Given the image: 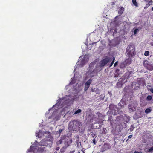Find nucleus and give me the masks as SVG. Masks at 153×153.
<instances>
[{
    "instance_id": "c03bdc74",
    "label": "nucleus",
    "mask_w": 153,
    "mask_h": 153,
    "mask_svg": "<svg viewBox=\"0 0 153 153\" xmlns=\"http://www.w3.org/2000/svg\"><path fill=\"white\" fill-rule=\"evenodd\" d=\"M150 91L152 93H153V88H152L150 89Z\"/></svg>"
},
{
    "instance_id": "e433bc0d",
    "label": "nucleus",
    "mask_w": 153,
    "mask_h": 153,
    "mask_svg": "<svg viewBox=\"0 0 153 153\" xmlns=\"http://www.w3.org/2000/svg\"><path fill=\"white\" fill-rule=\"evenodd\" d=\"M93 67V63H91L89 65V67L91 68V67Z\"/></svg>"
},
{
    "instance_id": "8fccbe9b",
    "label": "nucleus",
    "mask_w": 153,
    "mask_h": 153,
    "mask_svg": "<svg viewBox=\"0 0 153 153\" xmlns=\"http://www.w3.org/2000/svg\"><path fill=\"white\" fill-rule=\"evenodd\" d=\"M54 153H57V152L56 151H55L54 152Z\"/></svg>"
},
{
    "instance_id": "f704fd0d",
    "label": "nucleus",
    "mask_w": 153,
    "mask_h": 153,
    "mask_svg": "<svg viewBox=\"0 0 153 153\" xmlns=\"http://www.w3.org/2000/svg\"><path fill=\"white\" fill-rule=\"evenodd\" d=\"M139 31V29L138 28H136L134 30V34H136L137 32H138Z\"/></svg>"
},
{
    "instance_id": "f3484780",
    "label": "nucleus",
    "mask_w": 153,
    "mask_h": 153,
    "mask_svg": "<svg viewBox=\"0 0 153 153\" xmlns=\"http://www.w3.org/2000/svg\"><path fill=\"white\" fill-rule=\"evenodd\" d=\"M124 11V8L121 7L119 10L118 12V13L120 15H121L123 13Z\"/></svg>"
},
{
    "instance_id": "bb28decb",
    "label": "nucleus",
    "mask_w": 153,
    "mask_h": 153,
    "mask_svg": "<svg viewBox=\"0 0 153 153\" xmlns=\"http://www.w3.org/2000/svg\"><path fill=\"white\" fill-rule=\"evenodd\" d=\"M148 152H153V146L151 147L147 151Z\"/></svg>"
},
{
    "instance_id": "6e6d98bb",
    "label": "nucleus",
    "mask_w": 153,
    "mask_h": 153,
    "mask_svg": "<svg viewBox=\"0 0 153 153\" xmlns=\"http://www.w3.org/2000/svg\"><path fill=\"white\" fill-rule=\"evenodd\" d=\"M152 36L153 37V35H152Z\"/></svg>"
},
{
    "instance_id": "49530a36",
    "label": "nucleus",
    "mask_w": 153,
    "mask_h": 153,
    "mask_svg": "<svg viewBox=\"0 0 153 153\" xmlns=\"http://www.w3.org/2000/svg\"><path fill=\"white\" fill-rule=\"evenodd\" d=\"M101 125H99L98 127L97 128L99 129V128H101Z\"/></svg>"
},
{
    "instance_id": "f8f14e48",
    "label": "nucleus",
    "mask_w": 153,
    "mask_h": 153,
    "mask_svg": "<svg viewBox=\"0 0 153 153\" xmlns=\"http://www.w3.org/2000/svg\"><path fill=\"white\" fill-rule=\"evenodd\" d=\"M120 74H121V72L120 70L118 69H117L115 71L114 77L117 78L119 76Z\"/></svg>"
},
{
    "instance_id": "2eb2a0df",
    "label": "nucleus",
    "mask_w": 153,
    "mask_h": 153,
    "mask_svg": "<svg viewBox=\"0 0 153 153\" xmlns=\"http://www.w3.org/2000/svg\"><path fill=\"white\" fill-rule=\"evenodd\" d=\"M133 57H128V58L126 59L125 60V62L126 64H130L131 63L132 59L131 58Z\"/></svg>"
},
{
    "instance_id": "5fc2aeb1",
    "label": "nucleus",
    "mask_w": 153,
    "mask_h": 153,
    "mask_svg": "<svg viewBox=\"0 0 153 153\" xmlns=\"http://www.w3.org/2000/svg\"><path fill=\"white\" fill-rule=\"evenodd\" d=\"M97 153H100V152H97Z\"/></svg>"
},
{
    "instance_id": "0eeeda50",
    "label": "nucleus",
    "mask_w": 153,
    "mask_h": 153,
    "mask_svg": "<svg viewBox=\"0 0 153 153\" xmlns=\"http://www.w3.org/2000/svg\"><path fill=\"white\" fill-rule=\"evenodd\" d=\"M92 82V79H88L87 82L85 83L84 90L85 91H86L90 87V85Z\"/></svg>"
},
{
    "instance_id": "a211bd4d",
    "label": "nucleus",
    "mask_w": 153,
    "mask_h": 153,
    "mask_svg": "<svg viewBox=\"0 0 153 153\" xmlns=\"http://www.w3.org/2000/svg\"><path fill=\"white\" fill-rule=\"evenodd\" d=\"M45 148V147H43L42 146H41L40 147H39L38 148V152H42L44 150V149Z\"/></svg>"
},
{
    "instance_id": "de8ad7c7",
    "label": "nucleus",
    "mask_w": 153,
    "mask_h": 153,
    "mask_svg": "<svg viewBox=\"0 0 153 153\" xmlns=\"http://www.w3.org/2000/svg\"><path fill=\"white\" fill-rule=\"evenodd\" d=\"M91 91L92 92H94V90L93 89H91Z\"/></svg>"
},
{
    "instance_id": "c756f323",
    "label": "nucleus",
    "mask_w": 153,
    "mask_h": 153,
    "mask_svg": "<svg viewBox=\"0 0 153 153\" xmlns=\"http://www.w3.org/2000/svg\"><path fill=\"white\" fill-rule=\"evenodd\" d=\"M40 133H42L40 132V131H39L38 133H36V137H38L39 138L41 137L40 136Z\"/></svg>"
},
{
    "instance_id": "4c0bfd02",
    "label": "nucleus",
    "mask_w": 153,
    "mask_h": 153,
    "mask_svg": "<svg viewBox=\"0 0 153 153\" xmlns=\"http://www.w3.org/2000/svg\"><path fill=\"white\" fill-rule=\"evenodd\" d=\"M92 141H93V143L94 144H95L96 143V140H95V139L94 138Z\"/></svg>"
},
{
    "instance_id": "864d4df0",
    "label": "nucleus",
    "mask_w": 153,
    "mask_h": 153,
    "mask_svg": "<svg viewBox=\"0 0 153 153\" xmlns=\"http://www.w3.org/2000/svg\"><path fill=\"white\" fill-rule=\"evenodd\" d=\"M78 153H80V152H78Z\"/></svg>"
},
{
    "instance_id": "4be33fe9",
    "label": "nucleus",
    "mask_w": 153,
    "mask_h": 153,
    "mask_svg": "<svg viewBox=\"0 0 153 153\" xmlns=\"http://www.w3.org/2000/svg\"><path fill=\"white\" fill-rule=\"evenodd\" d=\"M91 135L92 137L93 138L95 139L96 138V137H97V136L96 135V133H95V132L93 133V132H91Z\"/></svg>"
},
{
    "instance_id": "c85d7f7f",
    "label": "nucleus",
    "mask_w": 153,
    "mask_h": 153,
    "mask_svg": "<svg viewBox=\"0 0 153 153\" xmlns=\"http://www.w3.org/2000/svg\"><path fill=\"white\" fill-rule=\"evenodd\" d=\"M112 59H113V61H112V62L111 63V64L109 66V67H111L113 65L114 63V62L115 59V57H113L112 58Z\"/></svg>"
},
{
    "instance_id": "dca6fc26",
    "label": "nucleus",
    "mask_w": 153,
    "mask_h": 153,
    "mask_svg": "<svg viewBox=\"0 0 153 153\" xmlns=\"http://www.w3.org/2000/svg\"><path fill=\"white\" fill-rule=\"evenodd\" d=\"M128 108L131 111H135V107L133 106L132 104H130L128 105Z\"/></svg>"
},
{
    "instance_id": "6e6552de",
    "label": "nucleus",
    "mask_w": 153,
    "mask_h": 153,
    "mask_svg": "<svg viewBox=\"0 0 153 153\" xmlns=\"http://www.w3.org/2000/svg\"><path fill=\"white\" fill-rule=\"evenodd\" d=\"M72 140L71 139H67L65 140L64 142V143L65 145V148H67L72 143Z\"/></svg>"
},
{
    "instance_id": "7c9ffc66",
    "label": "nucleus",
    "mask_w": 153,
    "mask_h": 153,
    "mask_svg": "<svg viewBox=\"0 0 153 153\" xmlns=\"http://www.w3.org/2000/svg\"><path fill=\"white\" fill-rule=\"evenodd\" d=\"M149 51H146L144 53V55L146 56H148L149 55Z\"/></svg>"
},
{
    "instance_id": "473e14b6",
    "label": "nucleus",
    "mask_w": 153,
    "mask_h": 153,
    "mask_svg": "<svg viewBox=\"0 0 153 153\" xmlns=\"http://www.w3.org/2000/svg\"><path fill=\"white\" fill-rule=\"evenodd\" d=\"M134 127L133 126V125H131V126L130 128L129 129L130 131L131 132L134 129Z\"/></svg>"
},
{
    "instance_id": "72a5a7b5",
    "label": "nucleus",
    "mask_w": 153,
    "mask_h": 153,
    "mask_svg": "<svg viewBox=\"0 0 153 153\" xmlns=\"http://www.w3.org/2000/svg\"><path fill=\"white\" fill-rule=\"evenodd\" d=\"M106 131L107 130L106 128H103L102 133L104 134H106Z\"/></svg>"
},
{
    "instance_id": "1a4fd4ad",
    "label": "nucleus",
    "mask_w": 153,
    "mask_h": 153,
    "mask_svg": "<svg viewBox=\"0 0 153 153\" xmlns=\"http://www.w3.org/2000/svg\"><path fill=\"white\" fill-rule=\"evenodd\" d=\"M132 88L133 89L137 90L140 87L139 84L136 82H133L131 84Z\"/></svg>"
},
{
    "instance_id": "4468645a",
    "label": "nucleus",
    "mask_w": 153,
    "mask_h": 153,
    "mask_svg": "<svg viewBox=\"0 0 153 153\" xmlns=\"http://www.w3.org/2000/svg\"><path fill=\"white\" fill-rule=\"evenodd\" d=\"M100 68H101L99 67V65L96 66L95 68L93 71V72L94 73H97L100 72L102 69Z\"/></svg>"
},
{
    "instance_id": "5701e85b",
    "label": "nucleus",
    "mask_w": 153,
    "mask_h": 153,
    "mask_svg": "<svg viewBox=\"0 0 153 153\" xmlns=\"http://www.w3.org/2000/svg\"><path fill=\"white\" fill-rule=\"evenodd\" d=\"M66 148H65V147H63L62 148H61L60 150V152L61 153H63L65 151V149Z\"/></svg>"
},
{
    "instance_id": "6ab92c4d",
    "label": "nucleus",
    "mask_w": 153,
    "mask_h": 153,
    "mask_svg": "<svg viewBox=\"0 0 153 153\" xmlns=\"http://www.w3.org/2000/svg\"><path fill=\"white\" fill-rule=\"evenodd\" d=\"M132 2L134 5L136 7H138V4L137 2L136 1V0H132Z\"/></svg>"
},
{
    "instance_id": "7ed1b4c3",
    "label": "nucleus",
    "mask_w": 153,
    "mask_h": 153,
    "mask_svg": "<svg viewBox=\"0 0 153 153\" xmlns=\"http://www.w3.org/2000/svg\"><path fill=\"white\" fill-rule=\"evenodd\" d=\"M112 60V59L111 58L106 57L100 62L99 63V67L100 68H102L104 67L108 63L111 62Z\"/></svg>"
},
{
    "instance_id": "cd10ccee",
    "label": "nucleus",
    "mask_w": 153,
    "mask_h": 153,
    "mask_svg": "<svg viewBox=\"0 0 153 153\" xmlns=\"http://www.w3.org/2000/svg\"><path fill=\"white\" fill-rule=\"evenodd\" d=\"M112 59H113V61H112V62L111 63V64L109 66V67H111L113 65L114 63V62L115 59V57H113L112 58Z\"/></svg>"
},
{
    "instance_id": "3c124183",
    "label": "nucleus",
    "mask_w": 153,
    "mask_h": 153,
    "mask_svg": "<svg viewBox=\"0 0 153 153\" xmlns=\"http://www.w3.org/2000/svg\"><path fill=\"white\" fill-rule=\"evenodd\" d=\"M100 114V113H97V114Z\"/></svg>"
},
{
    "instance_id": "a18cd8bd",
    "label": "nucleus",
    "mask_w": 153,
    "mask_h": 153,
    "mask_svg": "<svg viewBox=\"0 0 153 153\" xmlns=\"http://www.w3.org/2000/svg\"><path fill=\"white\" fill-rule=\"evenodd\" d=\"M62 131H63L62 129H59V133L60 134Z\"/></svg>"
},
{
    "instance_id": "ea45409f",
    "label": "nucleus",
    "mask_w": 153,
    "mask_h": 153,
    "mask_svg": "<svg viewBox=\"0 0 153 153\" xmlns=\"http://www.w3.org/2000/svg\"><path fill=\"white\" fill-rule=\"evenodd\" d=\"M132 137V135H130L128 136V138H131Z\"/></svg>"
},
{
    "instance_id": "412c9836",
    "label": "nucleus",
    "mask_w": 153,
    "mask_h": 153,
    "mask_svg": "<svg viewBox=\"0 0 153 153\" xmlns=\"http://www.w3.org/2000/svg\"><path fill=\"white\" fill-rule=\"evenodd\" d=\"M151 109L149 108H147L145 110V113L146 114H148L150 113L151 112Z\"/></svg>"
},
{
    "instance_id": "393cba45",
    "label": "nucleus",
    "mask_w": 153,
    "mask_h": 153,
    "mask_svg": "<svg viewBox=\"0 0 153 153\" xmlns=\"http://www.w3.org/2000/svg\"><path fill=\"white\" fill-rule=\"evenodd\" d=\"M63 142V140L60 139L59 141L57 142V145H59L62 144Z\"/></svg>"
},
{
    "instance_id": "a19ab883",
    "label": "nucleus",
    "mask_w": 153,
    "mask_h": 153,
    "mask_svg": "<svg viewBox=\"0 0 153 153\" xmlns=\"http://www.w3.org/2000/svg\"><path fill=\"white\" fill-rule=\"evenodd\" d=\"M141 153V152H138L137 151H135L134 152V153Z\"/></svg>"
},
{
    "instance_id": "603ef678",
    "label": "nucleus",
    "mask_w": 153,
    "mask_h": 153,
    "mask_svg": "<svg viewBox=\"0 0 153 153\" xmlns=\"http://www.w3.org/2000/svg\"><path fill=\"white\" fill-rule=\"evenodd\" d=\"M128 139L127 140H126V142H127V141H128Z\"/></svg>"
},
{
    "instance_id": "aec40b11",
    "label": "nucleus",
    "mask_w": 153,
    "mask_h": 153,
    "mask_svg": "<svg viewBox=\"0 0 153 153\" xmlns=\"http://www.w3.org/2000/svg\"><path fill=\"white\" fill-rule=\"evenodd\" d=\"M33 147L32 146H31L30 148L28 149V153H33Z\"/></svg>"
},
{
    "instance_id": "39448f33",
    "label": "nucleus",
    "mask_w": 153,
    "mask_h": 153,
    "mask_svg": "<svg viewBox=\"0 0 153 153\" xmlns=\"http://www.w3.org/2000/svg\"><path fill=\"white\" fill-rule=\"evenodd\" d=\"M109 109L111 111L112 113L114 114V115L117 114L119 113L120 111L119 108L113 104H111L109 106Z\"/></svg>"
},
{
    "instance_id": "20e7f679",
    "label": "nucleus",
    "mask_w": 153,
    "mask_h": 153,
    "mask_svg": "<svg viewBox=\"0 0 153 153\" xmlns=\"http://www.w3.org/2000/svg\"><path fill=\"white\" fill-rule=\"evenodd\" d=\"M143 65L149 70L152 71L153 70V65L152 62H149L147 60H145L143 62Z\"/></svg>"
},
{
    "instance_id": "f257e3e1",
    "label": "nucleus",
    "mask_w": 153,
    "mask_h": 153,
    "mask_svg": "<svg viewBox=\"0 0 153 153\" xmlns=\"http://www.w3.org/2000/svg\"><path fill=\"white\" fill-rule=\"evenodd\" d=\"M83 128L82 122L77 120H74L70 121L68 125V129L76 132L81 131Z\"/></svg>"
},
{
    "instance_id": "79ce46f5",
    "label": "nucleus",
    "mask_w": 153,
    "mask_h": 153,
    "mask_svg": "<svg viewBox=\"0 0 153 153\" xmlns=\"http://www.w3.org/2000/svg\"><path fill=\"white\" fill-rule=\"evenodd\" d=\"M85 149L83 148L82 149L81 151L83 153H85L84 152V150H85Z\"/></svg>"
},
{
    "instance_id": "b1692460",
    "label": "nucleus",
    "mask_w": 153,
    "mask_h": 153,
    "mask_svg": "<svg viewBox=\"0 0 153 153\" xmlns=\"http://www.w3.org/2000/svg\"><path fill=\"white\" fill-rule=\"evenodd\" d=\"M152 98V96L151 95H148L146 98V100L147 101H149L151 100Z\"/></svg>"
},
{
    "instance_id": "9d476101",
    "label": "nucleus",
    "mask_w": 153,
    "mask_h": 153,
    "mask_svg": "<svg viewBox=\"0 0 153 153\" xmlns=\"http://www.w3.org/2000/svg\"><path fill=\"white\" fill-rule=\"evenodd\" d=\"M144 1L146 2H148L146 4V6L144 7V9H146L148 8L149 6L152 5L153 3V1L152 0H143Z\"/></svg>"
},
{
    "instance_id": "ddd939ff",
    "label": "nucleus",
    "mask_w": 153,
    "mask_h": 153,
    "mask_svg": "<svg viewBox=\"0 0 153 153\" xmlns=\"http://www.w3.org/2000/svg\"><path fill=\"white\" fill-rule=\"evenodd\" d=\"M48 140H43L40 142L39 144L41 146H47L48 145Z\"/></svg>"
},
{
    "instance_id": "a878e982",
    "label": "nucleus",
    "mask_w": 153,
    "mask_h": 153,
    "mask_svg": "<svg viewBox=\"0 0 153 153\" xmlns=\"http://www.w3.org/2000/svg\"><path fill=\"white\" fill-rule=\"evenodd\" d=\"M81 110L80 109H78L74 113V114H79L81 112Z\"/></svg>"
},
{
    "instance_id": "58836bf2",
    "label": "nucleus",
    "mask_w": 153,
    "mask_h": 153,
    "mask_svg": "<svg viewBox=\"0 0 153 153\" xmlns=\"http://www.w3.org/2000/svg\"><path fill=\"white\" fill-rule=\"evenodd\" d=\"M118 64V62L117 61L114 64V66L115 67L116 66H117Z\"/></svg>"
},
{
    "instance_id": "2f4dec72",
    "label": "nucleus",
    "mask_w": 153,
    "mask_h": 153,
    "mask_svg": "<svg viewBox=\"0 0 153 153\" xmlns=\"http://www.w3.org/2000/svg\"><path fill=\"white\" fill-rule=\"evenodd\" d=\"M118 105L119 106H120L121 107L124 106V105L123 104V102H120L118 103Z\"/></svg>"
},
{
    "instance_id": "9b49d317",
    "label": "nucleus",
    "mask_w": 153,
    "mask_h": 153,
    "mask_svg": "<svg viewBox=\"0 0 153 153\" xmlns=\"http://www.w3.org/2000/svg\"><path fill=\"white\" fill-rule=\"evenodd\" d=\"M123 80L122 78H120L118 80V82L117 84V88H120L122 87L123 85V82L122 81Z\"/></svg>"
},
{
    "instance_id": "09e8293b",
    "label": "nucleus",
    "mask_w": 153,
    "mask_h": 153,
    "mask_svg": "<svg viewBox=\"0 0 153 153\" xmlns=\"http://www.w3.org/2000/svg\"><path fill=\"white\" fill-rule=\"evenodd\" d=\"M152 11H153V7L152 8Z\"/></svg>"
},
{
    "instance_id": "c9c22d12",
    "label": "nucleus",
    "mask_w": 153,
    "mask_h": 153,
    "mask_svg": "<svg viewBox=\"0 0 153 153\" xmlns=\"http://www.w3.org/2000/svg\"><path fill=\"white\" fill-rule=\"evenodd\" d=\"M112 120V116H110L109 117L108 119V121H110L111 122Z\"/></svg>"
},
{
    "instance_id": "37998d69",
    "label": "nucleus",
    "mask_w": 153,
    "mask_h": 153,
    "mask_svg": "<svg viewBox=\"0 0 153 153\" xmlns=\"http://www.w3.org/2000/svg\"><path fill=\"white\" fill-rule=\"evenodd\" d=\"M60 149V148L59 147H56V150H59Z\"/></svg>"
},
{
    "instance_id": "f03ea898",
    "label": "nucleus",
    "mask_w": 153,
    "mask_h": 153,
    "mask_svg": "<svg viewBox=\"0 0 153 153\" xmlns=\"http://www.w3.org/2000/svg\"><path fill=\"white\" fill-rule=\"evenodd\" d=\"M135 49V47L133 45H129L126 49V56L128 57H134L136 53Z\"/></svg>"
},
{
    "instance_id": "423d86ee",
    "label": "nucleus",
    "mask_w": 153,
    "mask_h": 153,
    "mask_svg": "<svg viewBox=\"0 0 153 153\" xmlns=\"http://www.w3.org/2000/svg\"><path fill=\"white\" fill-rule=\"evenodd\" d=\"M111 146L110 144L107 143H105L102 146L101 149V151L102 152H104L106 150L110 149Z\"/></svg>"
}]
</instances>
